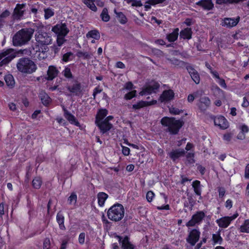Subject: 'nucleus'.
<instances>
[{
    "mask_svg": "<svg viewBox=\"0 0 249 249\" xmlns=\"http://www.w3.org/2000/svg\"><path fill=\"white\" fill-rule=\"evenodd\" d=\"M34 32V30L31 28L20 30L13 36V45L18 46L25 44L31 39Z\"/></svg>",
    "mask_w": 249,
    "mask_h": 249,
    "instance_id": "f257e3e1",
    "label": "nucleus"
},
{
    "mask_svg": "<svg viewBox=\"0 0 249 249\" xmlns=\"http://www.w3.org/2000/svg\"><path fill=\"white\" fill-rule=\"evenodd\" d=\"M160 122L162 125L167 127V130L172 134H177L183 124V122L180 120L167 117H163Z\"/></svg>",
    "mask_w": 249,
    "mask_h": 249,
    "instance_id": "f03ea898",
    "label": "nucleus"
},
{
    "mask_svg": "<svg viewBox=\"0 0 249 249\" xmlns=\"http://www.w3.org/2000/svg\"><path fill=\"white\" fill-rule=\"evenodd\" d=\"M18 70L22 73L31 74L35 72L37 66L34 61L27 58H21L17 64Z\"/></svg>",
    "mask_w": 249,
    "mask_h": 249,
    "instance_id": "7ed1b4c3",
    "label": "nucleus"
},
{
    "mask_svg": "<svg viewBox=\"0 0 249 249\" xmlns=\"http://www.w3.org/2000/svg\"><path fill=\"white\" fill-rule=\"evenodd\" d=\"M124 212V206L121 204L116 203L108 210L107 216L110 220L117 222L123 218Z\"/></svg>",
    "mask_w": 249,
    "mask_h": 249,
    "instance_id": "20e7f679",
    "label": "nucleus"
},
{
    "mask_svg": "<svg viewBox=\"0 0 249 249\" xmlns=\"http://www.w3.org/2000/svg\"><path fill=\"white\" fill-rule=\"evenodd\" d=\"M48 48L44 47L43 48L39 47L38 45L33 46L30 50L32 56L36 59L42 60L47 57V51Z\"/></svg>",
    "mask_w": 249,
    "mask_h": 249,
    "instance_id": "39448f33",
    "label": "nucleus"
},
{
    "mask_svg": "<svg viewBox=\"0 0 249 249\" xmlns=\"http://www.w3.org/2000/svg\"><path fill=\"white\" fill-rule=\"evenodd\" d=\"M36 40L38 43L37 45H41L44 47L52 43V39L48 33L38 31L36 34Z\"/></svg>",
    "mask_w": 249,
    "mask_h": 249,
    "instance_id": "423d86ee",
    "label": "nucleus"
},
{
    "mask_svg": "<svg viewBox=\"0 0 249 249\" xmlns=\"http://www.w3.org/2000/svg\"><path fill=\"white\" fill-rule=\"evenodd\" d=\"M206 216V213L203 211L196 212L192 216L191 219L186 224L188 227H194L196 225H199Z\"/></svg>",
    "mask_w": 249,
    "mask_h": 249,
    "instance_id": "0eeeda50",
    "label": "nucleus"
},
{
    "mask_svg": "<svg viewBox=\"0 0 249 249\" xmlns=\"http://www.w3.org/2000/svg\"><path fill=\"white\" fill-rule=\"evenodd\" d=\"M238 216V213H235L230 216H224L217 219L215 222L220 228H226L230 225L231 221L236 218Z\"/></svg>",
    "mask_w": 249,
    "mask_h": 249,
    "instance_id": "6e6552de",
    "label": "nucleus"
},
{
    "mask_svg": "<svg viewBox=\"0 0 249 249\" xmlns=\"http://www.w3.org/2000/svg\"><path fill=\"white\" fill-rule=\"evenodd\" d=\"M16 57L14 50L8 49L0 53V60L3 58L0 62V66L8 63Z\"/></svg>",
    "mask_w": 249,
    "mask_h": 249,
    "instance_id": "1a4fd4ad",
    "label": "nucleus"
},
{
    "mask_svg": "<svg viewBox=\"0 0 249 249\" xmlns=\"http://www.w3.org/2000/svg\"><path fill=\"white\" fill-rule=\"evenodd\" d=\"M240 18L237 16L236 18H225L221 19V23L222 26L227 28H231L235 27L239 22Z\"/></svg>",
    "mask_w": 249,
    "mask_h": 249,
    "instance_id": "9d476101",
    "label": "nucleus"
},
{
    "mask_svg": "<svg viewBox=\"0 0 249 249\" xmlns=\"http://www.w3.org/2000/svg\"><path fill=\"white\" fill-rule=\"evenodd\" d=\"M200 232L198 229H193L189 231V234L186 239L187 242L192 246H194L199 240Z\"/></svg>",
    "mask_w": 249,
    "mask_h": 249,
    "instance_id": "9b49d317",
    "label": "nucleus"
},
{
    "mask_svg": "<svg viewBox=\"0 0 249 249\" xmlns=\"http://www.w3.org/2000/svg\"><path fill=\"white\" fill-rule=\"evenodd\" d=\"M52 31L57 36H66L69 31L65 23H57L52 28Z\"/></svg>",
    "mask_w": 249,
    "mask_h": 249,
    "instance_id": "f8f14e48",
    "label": "nucleus"
},
{
    "mask_svg": "<svg viewBox=\"0 0 249 249\" xmlns=\"http://www.w3.org/2000/svg\"><path fill=\"white\" fill-rule=\"evenodd\" d=\"M160 87V85L157 82H154L142 88V90L140 92V95H146L155 93Z\"/></svg>",
    "mask_w": 249,
    "mask_h": 249,
    "instance_id": "ddd939ff",
    "label": "nucleus"
},
{
    "mask_svg": "<svg viewBox=\"0 0 249 249\" xmlns=\"http://www.w3.org/2000/svg\"><path fill=\"white\" fill-rule=\"evenodd\" d=\"M175 93L172 89L164 90L160 95L159 101L161 103L166 104L173 100Z\"/></svg>",
    "mask_w": 249,
    "mask_h": 249,
    "instance_id": "4468645a",
    "label": "nucleus"
},
{
    "mask_svg": "<svg viewBox=\"0 0 249 249\" xmlns=\"http://www.w3.org/2000/svg\"><path fill=\"white\" fill-rule=\"evenodd\" d=\"M67 89L73 95L80 96L82 94L83 89L81 84L78 82L71 86H69Z\"/></svg>",
    "mask_w": 249,
    "mask_h": 249,
    "instance_id": "2eb2a0df",
    "label": "nucleus"
},
{
    "mask_svg": "<svg viewBox=\"0 0 249 249\" xmlns=\"http://www.w3.org/2000/svg\"><path fill=\"white\" fill-rule=\"evenodd\" d=\"M215 125L219 126L222 129H225L229 126V123L227 119L222 116H219L214 119Z\"/></svg>",
    "mask_w": 249,
    "mask_h": 249,
    "instance_id": "dca6fc26",
    "label": "nucleus"
},
{
    "mask_svg": "<svg viewBox=\"0 0 249 249\" xmlns=\"http://www.w3.org/2000/svg\"><path fill=\"white\" fill-rule=\"evenodd\" d=\"M95 123L99 127L102 133H106L107 131L109 130L112 127V124L109 122H107V120H104L99 121V122H95Z\"/></svg>",
    "mask_w": 249,
    "mask_h": 249,
    "instance_id": "f3484780",
    "label": "nucleus"
},
{
    "mask_svg": "<svg viewBox=\"0 0 249 249\" xmlns=\"http://www.w3.org/2000/svg\"><path fill=\"white\" fill-rule=\"evenodd\" d=\"M117 238L120 243H121V249H134V247L129 240L127 236H125L122 241V237L120 236H117Z\"/></svg>",
    "mask_w": 249,
    "mask_h": 249,
    "instance_id": "a211bd4d",
    "label": "nucleus"
},
{
    "mask_svg": "<svg viewBox=\"0 0 249 249\" xmlns=\"http://www.w3.org/2000/svg\"><path fill=\"white\" fill-rule=\"evenodd\" d=\"M25 4H18L14 10V17L15 18L20 19L23 16Z\"/></svg>",
    "mask_w": 249,
    "mask_h": 249,
    "instance_id": "6ab92c4d",
    "label": "nucleus"
},
{
    "mask_svg": "<svg viewBox=\"0 0 249 249\" xmlns=\"http://www.w3.org/2000/svg\"><path fill=\"white\" fill-rule=\"evenodd\" d=\"M187 70L192 80L196 84H199L200 82V77L198 72L190 66L187 67Z\"/></svg>",
    "mask_w": 249,
    "mask_h": 249,
    "instance_id": "aec40b11",
    "label": "nucleus"
},
{
    "mask_svg": "<svg viewBox=\"0 0 249 249\" xmlns=\"http://www.w3.org/2000/svg\"><path fill=\"white\" fill-rule=\"evenodd\" d=\"M64 116L65 118L71 124H74L76 126L79 125V122L76 119L74 115L71 114L64 107H63Z\"/></svg>",
    "mask_w": 249,
    "mask_h": 249,
    "instance_id": "412c9836",
    "label": "nucleus"
},
{
    "mask_svg": "<svg viewBox=\"0 0 249 249\" xmlns=\"http://www.w3.org/2000/svg\"><path fill=\"white\" fill-rule=\"evenodd\" d=\"M196 4L202 7L204 9L210 10L213 7L212 0H200L196 3Z\"/></svg>",
    "mask_w": 249,
    "mask_h": 249,
    "instance_id": "4be33fe9",
    "label": "nucleus"
},
{
    "mask_svg": "<svg viewBox=\"0 0 249 249\" xmlns=\"http://www.w3.org/2000/svg\"><path fill=\"white\" fill-rule=\"evenodd\" d=\"M58 72V71L56 67L53 66H49L47 71V77L46 79L48 80H53L57 75Z\"/></svg>",
    "mask_w": 249,
    "mask_h": 249,
    "instance_id": "5701e85b",
    "label": "nucleus"
},
{
    "mask_svg": "<svg viewBox=\"0 0 249 249\" xmlns=\"http://www.w3.org/2000/svg\"><path fill=\"white\" fill-rule=\"evenodd\" d=\"M211 105V101L207 97H202L200 99L199 107L201 110H205Z\"/></svg>",
    "mask_w": 249,
    "mask_h": 249,
    "instance_id": "b1692460",
    "label": "nucleus"
},
{
    "mask_svg": "<svg viewBox=\"0 0 249 249\" xmlns=\"http://www.w3.org/2000/svg\"><path fill=\"white\" fill-rule=\"evenodd\" d=\"M108 196V195L104 192H100L97 194L98 203L100 207L104 205Z\"/></svg>",
    "mask_w": 249,
    "mask_h": 249,
    "instance_id": "393cba45",
    "label": "nucleus"
},
{
    "mask_svg": "<svg viewBox=\"0 0 249 249\" xmlns=\"http://www.w3.org/2000/svg\"><path fill=\"white\" fill-rule=\"evenodd\" d=\"M192 34L191 29L186 28L180 32V36L183 39H190L192 37Z\"/></svg>",
    "mask_w": 249,
    "mask_h": 249,
    "instance_id": "a878e982",
    "label": "nucleus"
},
{
    "mask_svg": "<svg viewBox=\"0 0 249 249\" xmlns=\"http://www.w3.org/2000/svg\"><path fill=\"white\" fill-rule=\"evenodd\" d=\"M39 97L42 101L43 104L45 106H47L51 101V99L48 95L45 92H41L39 93Z\"/></svg>",
    "mask_w": 249,
    "mask_h": 249,
    "instance_id": "bb28decb",
    "label": "nucleus"
},
{
    "mask_svg": "<svg viewBox=\"0 0 249 249\" xmlns=\"http://www.w3.org/2000/svg\"><path fill=\"white\" fill-rule=\"evenodd\" d=\"M107 114V109H102L99 110L96 117L95 122H99V121L104 120Z\"/></svg>",
    "mask_w": 249,
    "mask_h": 249,
    "instance_id": "cd10ccee",
    "label": "nucleus"
},
{
    "mask_svg": "<svg viewBox=\"0 0 249 249\" xmlns=\"http://www.w3.org/2000/svg\"><path fill=\"white\" fill-rule=\"evenodd\" d=\"M179 29L176 28L169 35L167 36V38L169 42H174L176 41L178 36Z\"/></svg>",
    "mask_w": 249,
    "mask_h": 249,
    "instance_id": "c85d7f7f",
    "label": "nucleus"
},
{
    "mask_svg": "<svg viewBox=\"0 0 249 249\" xmlns=\"http://www.w3.org/2000/svg\"><path fill=\"white\" fill-rule=\"evenodd\" d=\"M88 38H93L98 40L100 38V35L99 32L96 30H91L89 31L86 35Z\"/></svg>",
    "mask_w": 249,
    "mask_h": 249,
    "instance_id": "c756f323",
    "label": "nucleus"
},
{
    "mask_svg": "<svg viewBox=\"0 0 249 249\" xmlns=\"http://www.w3.org/2000/svg\"><path fill=\"white\" fill-rule=\"evenodd\" d=\"M95 0H82V2L91 10L96 12L97 8L94 3Z\"/></svg>",
    "mask_w": 249,
    "mask_h": 249,
    "instance_id": "7c9ffc66",
    "label": "nucleus"
},
{
    "mask_svg": "<svg viewBox=\"0 0 249 249\" xmlns=\"http://www.w3.org/2000/svg\"><path fill=\"white\" fill-rule=\"evenodd\" d=\"M114 12L116 14V18L120 23L124 24L126 23L127 21V18L122 12H117L116 9L114 10Z\"/></svg>",
    "mask_w": 249,
    "mask_h": 249,
    "instance_id": "2f4dec72",
    "label": "nucleus"
},
{
    "mask_svg": "<svg viewBox=\"0 0 249 249\" xmlns=\"http://www.w3.org/2000/svg\"><path fill=\"white\" fill-rule=\"evenodd\" d=\"M184 154V151L182 150H174L171 152L169 154L170 158L173 160H175L180 156Z\"/></svg>",
    "mask_w": 249,
    "mask_h": 249,
    "instance_id": "473e14b6",
    "label": "nucleus"
},
{
    "mask_svg": "<svg viewBox=\"0 0 249 249\" xmlns=\"http://www.w3.org/2000/svg\"><path fill=\"white\" fill-rule=\"evenodd\" d=\"M212 240L214 245L221 244L223 239L221 237L219 232L213 234Z\"/></svg>",
    "mask_w": 249,
    "mask_h": 249,
    "instance_id": "72a5a7b5",
    "label": "nucleus"
},
{
    "mask_svg": "<svg viewBox=\"0 0 249 249\" xmlns=\"http://www.w3.org/2000/svg\"><path fill=\"white\" fill-rule=\"evenodd\" d=\"M56 220L59 225V227L61 230L65 229L64 224V217L63 214L60 213H58L56 215Z\"/></svg>",
    "mask_w": 249,
    "mask_h": 249,
    "instance_id": "f704fd0d",
    "label": "nucleus"
},
{
    "mask_svg": "<svg viewBox=\"0 0 249 249\" xmlns=\"http://www.w3.org/2000/svg\"><path fill=\"white\" fill-rule=\"evenodd\" d=\"M240 231L241 232L249 233V219L245 220L240 227Z\"/></svg>",
    "mask_w": 249,
    "mask_h": 249,
    "instance_id": "c9c22d12",
    "label": "nucleus"
},
{
    "mask_svg": "<svg viewBox=\"0 0 249 249\" xmlns=\"http://www.w3.org/2000/svg\"><path fill=\"white\" fill-rule=\"evenodd\" d=\"M42 184V180L40 177L35 178L32 181V185L34 188L38 189L40 188Z\"/></svg>",
    "mask_w": 249,
    "mask_h": 249,
    "instance_id": "e433bc0d",
    "label": "nucleus"
},
{
    "mask_svg": "<svg viewBox=\"0 0 249 249\" xmlns=\"http://www.w3.org/2000/svg\"><path fill=\"white\" fill-rule=\"evenodd\" d=\"M100 16L102 20L105 22H107L110 19V16L108 15V10L106 8H104L103 9Z\"/></svg>",
    "mask_w": 249,
    "mask_h": 249,
    "instance_id": "4c0bfd02",
    "label": "nucleus"
},
{
    "mask_svg": "<svg viewBox=\"0 0 249 249\" xmlns=\"http://www.w3.org/2000/svg\"><path fill=\"white\" fill-rule=\"evenodd\" d=\"M44 18L48 19L54 15V10L50 8L44 9Z\"/></svg>",
    "mask_w": 249,
    "mask_h": 249,
    "instance_id": "58836bf2",
    "label": "nucleus"
},
{
    "mask_svg": "<svg viewBox=\"0 0 249 249\" xmlns=\"http://www.w3.org/2000/svg\"><path fill=\"white\" fill-rule=\"evenodd\" d=\"M147 102L146 101H141L136 104L133 105L132 108L134 109H139L141 108L147 107Z\"/></svg>",
    "mask_w": 249,
    "mask_h": 249,
    "instance_id": "ea45409f",
    "label": "nucleus"
},
{
    "mask_svg": "<svg viewBox=\"0 0 249 249\" xmlns=\"http://www.w3.org/2000/svg\"><path fill=\"white\" fill-rule=\"evenodd\" d=\"M4 79L8 86L13 87L14 85L15 81L12 75L9 74L5 76Z\"/></svg>",
    "mask_w": 249,
    "mask_h": 249,
    "instance_id": "a19ab883",
    "label": "nucleus"
},
{
    "mask_svg": "<svg viewBox=\"0 0 249 249\" xmlns=\"http://www.w3.org/2000/svg\"><path fill=\"white\" fill-rule=\"evenodd\" d=\"M68 202L70 205H75L77 202V195L75 193H72L68 199Z\"/></svg>",
    "mask_w": 249,
    "mask_h": 249,
    "instance_id": "79ce46f5",
    "label": "nucleus"
},
{
    "mask_svg": "<svg viewBox=\"0 0 249 249\" xmlns=\"http://www.w3.org/2000/svg\"><path fill=\"white\" fill-rule=\"evenodd\" d=\"M74 58V54L71 52H68L63 55L62 60L65 62L71 60Z\"/></svg>",
    "mask_w": 249,
    "mask_h": 249,
    "instance_id": "37998d69",
    "label": "nucleus"
},
{
    "mask_svg": "<svg viewBox=\"0 0 249 249\" xmlns=\"http://www.w3.org/2000/svg\"><path fill=\"white\" fill-rule=\"evenodd\" d=\"M126 2L131 4L132 6L141 7L142 4L140 0H126Z\"/></svg>",
    "mask_w": 249,
    "mask_h": 249,
    "instance_id": "c03bdc74",
    "label": "nucleus"
},
{
    "mask_svg": "<svg viewBox=\"0 0 249 249\" xmlns=\"http://www.w3.org/2000/svg\"><path fill=\"white\" fill-rule=\"evenodd\" d=\"M136 92V90H132L125 94L124 98L126 100H130L135 97Z\"/></svg>",
    "mask_w": 249,
    "mask_h": 249,
    "instance_id": "a18cd8bd",
    "label": "nucleus"
},
{
    "mask_svg": "<svg viewBox=\"0 0 249 249\" xmlns=\"http://www.w3.org/2000/svg\"><path fill=\"white\" fill-rule=\"evenodd\" d=\"M233 136V133L230 132L225 134L223 135V140L227 142H230L232 139Z\"/></svg>",
    "mask_w": 249,
    "mask_h": 249,
    "instance_id": "49530a36",
    "label": "nucleus"
},
{
    "mask_svg": "<svg viewBox=\"0 0 249 249\" xmlns=\"http://www.w3.org/2000/svg\"><path fill=\"white\" fill-rule=\"evenodd\" d=\"M66 36H57V44L58 46H61L65 42L66 40L64 37Z\"/></svg>",
    "mask_w": 249,
    "mask_h": 249,
    "instance_id": "de8ad7c7",
    "label": "nucleus"
},
{
    "mask_svg": "<svg viewBox=\"0 0 249 249\" xmlns=\"http://www.w3.org/2000/svg\"><path fill=\"white\" fill-rule=\"evenodd\" d=\"M166 0H148L146 1L147 3L151 4L152 5H155L158 4H160L164 1H165Z\"/></svg>",
    "mask_w": 249,
    "mask_h": 249,
    "instance_id": "09e8293b",
    "label": "nucleus"
},
{
    "mask_svg": "<svg viewBox=\"0 0 249 249\" xmlns=\"http://www.w3.org/2000/svg\"><path fill=\"white\" fill-rule=\"evenodd\" d=\"M51 247V242L49 238H45L43 241V249H50Z\"/></svg>",
    "mask_w": 249,
    "mask_h": 249,
    "instance_id": "8fccbe9b",
    "label": "nucleus"
},
{
    "mask_svg": "<svg viewBox=\"0 0 249 249\" xmlns=\"http://www.w3.org/2000/svg\"><path fill=\"white\" fill-rule=\"evenodd\" d=\"M155 196L154 193L152 191H148L146 194V199L148 202H151Z\"/></svg>",
    "mask_w": 249,
    "mask_h": 249,
    "instance_id": "3c124183",
    "label": "nucleus"
},
{
    "mask_svg": "<svg viewBox=\"0 0 249 249\" xmlns=\"http://www.w3.org/2000/svg\"><path fill=\"white\" fill-rule=\"evenodd\" d=\"M239 129L241 130V132L245 134L249 131L248 126L245 124H242L240 125Z\"/></svg>",
    "mask_w": 249,
    "mask_h": 249,
    "instance_id": "603ef678",
    "label": "nucleus"
},
{
    "mask_svg": "<svg viewBox=\"0 0 249 249\" xmlns=\"http://www.w3.org/2000/svg\"><path fill=\"white\" fill-rule=\"evenodd\" d=\"M199 91H197L195 92L193 94H190L188 96L187 100L189 102H192L194 99L195 98L197 97V95L198 94Z\"/></svg>",
    "mask_w": 249,
    "mask_h": 249,
    "instance_id": "864d4df0",
    "label": "nucleus"
},
{
    "mask_svg": "<svg viewBox=\"0 0 249 249\" xmlns=\"http://www.w3.org/2000/svg\"><path fill=\"white\" fill-rule=\"evenodd\" d=\"M169 112L172 114L178 115L180 113L181 111L177 108L172 107L169 108Z\"/></svg>",
    "mask_w": 249,
    "mask_h": 249,
    "instance_id": "5fc2aeb1",
    "label": "nucleus"
},
{
    "mask_svg": "<svg viewBox=\"0 0 249 249\" xmlns=\"http://www.w3.org/2000/svg\"><path fill=\"white\" fill-rule=\"evenodd\" d=\"M77 56L79 57H83L85 59L89 58V54L87 52H79L77 53Z\"/></svg>",
    "mask_w": 249,
    "mask_h": 249,
    "instance_id": "6e6d98bb",
    "label": "nucleus"
},
{
    "mask_svg": "<svg viewBox=\"0 0 249 249\" xmlns=\"http://www.w3.org/2000/svg\"><path fill=\"white\" fill-rule=\"evenodd\" d=\"M85 233L84 232L81 233L78 237V242L79 244L82 245L85 243Z\"/></svg>",
    "mask_w": 249,
    "mask_h": 249,
    "instance_id": "4d7b16f0",
    "label": "nucleus"
},
{
    "mask_svg": "<svg viewBox=\"0 0 249 249\" xmlns=\"http://www.w3.org/2000/svg\"><path fill=\"white\" fill-rule=\"evenodd\" d=\"M63 73L64 76L67 78H71L72 76L71 70L69 68H66L63 71Z\"/></svg>",
    "mask_w": 249,
    "mask_h": 249,
    "instance_id": "13d9d810",
    "label": "nucleus"
},
{
    "mask_svg": "<svg viewBox=\"0 0 249 249\" xmlns=\"http://www.w3.org/2000/svg\"><path fill=\"white\" fill-rule=\"evenodd\" d=\"M216 82L219 84V85L224 89L227 88V85L225 83V80L223 79L219 78L216 80Z\"/></svg>",
    "mask_w": 249,
    "mask_h": 249,
    "instance_id": "bf43d9fd",
    "label": "nucleus"
},
{
    "mask_svg": "<svg viewBox=\"0 0 249 249\" xmlns=\"http://www.w3.org/2000/svg\"><path fill=\"white\" fill-rule=\"evenodd\" d=\"M122 153L124 156H128L130 154V149L127 147L122 146Z\"/></svg>",
    "mask_w": 249,
    "mask_h": 249,
    "instance_id": "052dcab7",
    "label": "nucleus"
},
{
    "mask_svg": "<svg viewBox=\"0 0 249 249\" xmlns=\"http://www.w3.org/2000/svg\"><path fill=\"white\" fill-rule=\"evenodd\" d=\"M10 15V12L8 10H5L0 15V18L4 20Z\"/></svg>",
    "mask_w": 249,
    "mask_h": 249,
    "instance_id": "680f3d73",
    "label": "nucleus"
},
{
    "mask_svg": "<svg viewBox=\"0 0 249 249\" xmlns=\"http://www.w3.org/2000/svg\"><path fill=\"white\" fill-rule=\"evenodd\" d=\"M124 88H125V89H127V90L132 89H133V85L130 82H127V83H125V84L124 85Z\"/></svg>",
    "mask_w": 249,
    "mask_h": 249,
    "instance_id": "e2e57ef3",
    "label": "nucleus"
},
{
    "mask_svg": "<svg viewBox=\"0 0 249 249\" xmlns=\"http://www.w3.org/2000/svg\"><path fill=\"white\" fill-rule=\"evenodd\" d=\"M210 72L213 75V77L216 78L217 80L219 79V76L218 73L215 71H213L212 69H210Z\"/></svg>",
    "mask_w": 249,
    "mask_h": 249,
    "instance_id": "0e129e2a",
    "label": "nucleus"
},
{
    "mask_svg": "<svg viewBox=\"0 0 249 249\" xmlns=\"http://www.w3.org/2000/svg\"><path fill=\"white\" fill-rule=\"evenodd\" d=\"M219 196L220 197L224 196L225 193V190L224 188L220 187L218 188Z\"/></svg>",
    "mask_w": 249,
    "mask_h": 249,
    "instance_id": "69168bd1",
    "label": "nucleus"
},
{
    "mask_svg": "<svg viewBox=\"0 0 249 249\" xmlns=\"http://www.w3.org/2000/svg\"><path fill=\"white\" fill-rule=\"evenodd\" d=\"M232 206V202L231 199H228L225 203V207L228 209H231Z\"/></svg>",
    "mask_w": 249,
    "mask_h": 249,
    "instance_id": "338daca9",
    "label": "nucleus"
},
{
    "mask_svg": "<svg viewBox=\"0 0 249 249\" xmlns=\"http://www.w3.org/2000/svg\"><path fill=\"white\" fill-rule=\"evenodd\" d=\"M38 10V6L37 5H33L31 8V11L32 13L34 14H36Z\"/></svg>",
    "mask_w": 249,
    "mask_h": 249,
    "instance_id": "774afa93",
    "label": "nucleus"
}]
</instances>
